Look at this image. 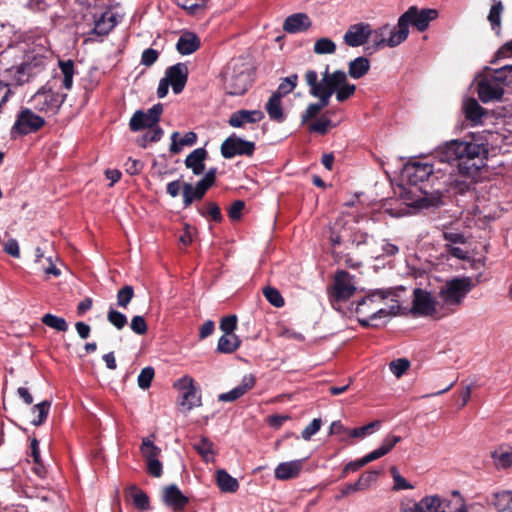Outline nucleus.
Returning a JSON list of instances; mask_svg holds the SVG:
<instances>
[{
  "instance_id": "338daca9",
  "label": "nucleus",
  "mask_w": 512,
  "mask_h": 512,
  "mask_svg": "<svg viewBox=\"0 0 512 512\" xmlns=\"http://www.w3.org/2000/svg\"><path fill=\"white\" fill-rule=\"evenodd\" d=\"M130 327L132 331L138 335H144L148 330L144 317L139 315H136L132 318Z\"/></svg>"
},
{
  "instance_id": "c9c22d12",
  "label": "nucleus",
  "mask_w": 512,
  "mask_h": 512,
  "mask_svg": "<svg viewBox=\"0 0 512 512\" xmlns=\"http://www.w3.org/2000/svg\"><path fill=\"white\" fill-rule=\"evenodd\" d=\"M216 482L222 492L235 493L239 489V483L224 469L216 472Z\"/></svg>"
},
{
  "instance_id": "412c9836",
  "label": "nucleus",
  "mask_w": 512,
  "mask_h": 512,
  "mask_svg": "<svg viewBox=\"0 0 512 512\" xmlns=\"http://www.w3.org/2000/svg\"><path fill=\"white\" fill-rule=\"evenodd\" d=\"M440 505L439 495H428L418 502L401 503L400 512H438Z\"/></svg>"
},
{
  "instance_id": "473e14b6",
  "label": "nucleus",
  "mask_w": 512,
  "mask_h": 512,
  "mask_svg": "<svg viewBox=\"0 0 512 512\" xmlns=\"http://www.w3.org/2000/svg\"><path fill=\"white\" fill-rule=\"evenodd\" d=\"M179 132H173L171 135V144L169 150L172 154H178L183 146H193L197 142V134L189 131L182 138L178 139Z\"/></svg>"
},
{
  "instance_id": "3c124183",
  "label": "nucleus",
  "mask_w": 512,
  "mask_h": 512,
  "mask_svg": "<svg viewBox=\"0 0 512 512\" xmlns=\"http://www.w3.org/2000/svg\"><path fill=\"white\" fill-rule=\"evenodd\" d=\"M336 44L330 38H319L314 43V52L318 55L334 54L336 52Z\"/></svg>"
},
{
  "instance_id": "69168bd1",
  "label": "nucleus",
  "mask_w": 512,
  "mask_h": 512,
  "mask_svg": "<svg viewBox=\"0 0 512 512\" xmlns=\"http://www.w3.org/2000/svg\"><path fill=\"white\" fill-rule=\"evenodd\" d=\"M181 8L186 10L191 16H201L207 9V2H193L190 5H187V2H184L181 5Z\"/></svg>"
},
{
  "instance_id": "2f4dec72",
  "label": "nucleus",
  "mask_w": 512,
  "mask_h": 512,
  "mask_svg": "<svg viewBox=\"0 0 512 512\" xmlns=\"http://www.w3.org/2000/svg\"><path fill=\"white\" fill-rule=\"evenodd\" d=\"M438 512H467L464 499L458 491H453L451 498H441Z\"/></svg>"
},
{
  "instance_id": "a19ab883",
  "label": "nucleus",
  "mask_w": 512,
  "mask_h": 512,
  "mask_svg": "<svg viewBox=\"0 0 512 512\" xmlns=\"http://www.w3.org/2000/svg\"><path fill=\"white\" fill-rule=\"evenodd\" d=\"M59 68L62 73V87L70 90L73 86L74 62L72 60H59Z\"/></svg>"
},
{
  "instance_id": "de8ad7c7",
  "label": "nucleus",
  "mask_w": 512,
  "mask_h": 512,
  "mask_svg": "<svg viewBox=\"0 0 512 512\" xmlns=\"http://www.w3.org/2000/svg\"><path fill=\"white\" fill-rule=\"evenodd\" d=\"M298 83V75L292 74L284 79H282L279 84L277 90L274 92L275 95H278L280 98L291 93L297 86Z\"/></svg>"
},
{
  "instance_id": "6ab92c4d",
  "label": "nucleus",
  "mask_w": 512,
  "mask_h": 512,
  "mask_svg": "<svg viewBox=\"0 0 512 512\" xmlns=\"http://www.w3.org/2000/svg\"><path fill=\"white\" fill-rule=\"evenodd\" d=\"M326 78L329 80L335 75L339 78V84L336 85L335 94L338 102H344L351 98L356 91V85L351 84L347 80V74L342 70H336L332 73L329 72V66H327L324 72Z\"/></svg>"
},
{
  "instance_id": "ddd939ff",
  "label": "nucleus",
  "mask_w": 512,
  "mask_h": 512,
  "mask_svg": "<svg viewBox=\"0 0 512 512\" xmlns=\"http://www.w3.org/2000/svg\"><path fill=\"white\" fill-rule=\"evenodd\" d=\"M477 93L483 103L498 101L504 94V88L487 73L477 84Z\"/></svg>"
},
{
  "instance_id": "423d86ee",
  "label": "nucleus",
  "mask_w": 512,
  "mask_h": 512,
  "mask_svg": "<svg viewBox=\"0 0 512 512\" xmlns=\"http://www.w3.org/2000/svg\"><path fill=\"white\" fill-rule=\"evenodd\" d=\"M45 119L34 113L31 108L22 107L16 116V120L11 127L10 135L12 139L25 136L39 131L45 125Z\"/></svg>"
},
{
  "instance_id": "6e6552de",
  "label": "nucleus",
  "mask_w": 512,
  "mask_h": 512,
  "mask_svg": "<svg viewBox=\"0 0 512 512\" xmlns=\"http://www.w3.org/2000/svg\"><path fill=\"white\" fill-rule=\"evenodd\" d=\"M65 99L66 94L55 92L44 86L32 96L29 103L36 111L55 114Z\"/></svg>"
},
{
  "instance_id": "bb28decb",
  "label": "nucleus",
  "mask_w": 512,
  "mask_h": 512,
  "mask_svg": "<svg viewBox=\"0 0 512 512\" xmlns=\"http://www.w3.org/2000/svg\"><path fill=\"white\" fill-rule=\"evenodd\" d=\"M462 110L466 120L474 125L481 124L483 117H487L488 111L483 108L475 98H468L464 100Z\"/></svg>"
},
{
  "instance_id": "f257e3e1",
  "label": "nucleus",
  "mask_w": 512,
  "mask_h": 512,
  "mask_svg": "<svg viewBox=\"0 0 512 512\" xmlns=\"http://www.w3.org/2000/svg\"><path fill=\"white\" fill-rule=\"evenodd\" d=\"M436 153L442 162H457L460 176L450 182V188L455 194L463 195L472 189L480 170L486 165L488 149L471 137L447 141Z\"/></svg>"
},
{
  "instance_id": "4be33fe9",
  "label": "nucleus",
  "mask_w": 512,
  "mask_h": 512,
  "mask_svg": "<svg viewBox=\"0 0 512 512\" xmlns=\"http://www.w3.org/2000/svg\"><path fill=\"white\" fill-rule=\"evenodd\" d=\"M162 497L164 504L171 507L176 512L183 511L189 503L188 497H186L175 484L166 486L163 489Z\"/></svg>"
},
{
  "instance_id": "5fc2aeb1",
  "label": "nucleus",
  "mask_w": 512,
  "mask_h": 512,
  "mask_svg": "<svg viewBox=\"0 0 512 512\" xmlns=\"http://www.w3.org/2000/svg\"><path fill=\"white\" fill-rule=\"evenodd\" d=\"M263 294L267 301L274 307L280 308L284 306V298L282 297L278 289L268 286L263 289Z\"/></svg>"
},
{
  "instance_id": "13d9d810",
  "label": "nucleus",
  "mask_w": 512,
  "mask_h": 512,
  "mask_svg": "<svg viewBox=\"0 0 512 512\" xmlns=\"http://www.w3.org/2000/svg\"><path fill=\"white\" fill-rule=\"evenodd\" d=\"M155 371L151 366L143 368L138 376L137 382L141 389H148L151 386Z\"/></svg>"
},
{
  "instance_id": "0eeeda50",
  "label": "nucleus",
  "mask_w": 512,
  "mask_h": 512,
  "mask_svg": "<svg viewBox=\"0 0 512 512\" xmlns=\"http://www.w3.org/2000/svg\"><path fill=\"white\" fill-rule=\"evenodd\" d=\"M441 311L440 302L437 301L432 293L422 288L414 289L411 308L413 315L439 319L445 316V314L440 313Z\"/></svg>"
},
{
  "instance_id": "49530a36",
  "label": "nucleus",
  "mask_w": 512,
  "mask_h": 512,
  "mask_svg": "<svg viewBox=\"0 0 512 512\" xmlns=\"http://www.w3.org/2000/svg\"><path fill=\"white\" fill-rule=\"evenodd\" d=\"M140 451L146 462L158 459L161 453V449L154 445V443L148 437L142 440Z\"/></svg>"
},
{
  "instance_id": "a878e982",
  "label": "nucleus",
  "mask_w": 512,
  "mask_h": 512,
  "mask_svg": "<svg viewBox=\"0 0 512 512\" xmlns=\"http://www.w3.org/2000/svg\"><path fill=\"white\" fill-rule=\"evenodd\" d=\"M208 190L209 188L201 180L195 185L183 183L182 196L184 208L190 207L195 201H201Z\"/></svg>"
},
{
  "instance_id": "6e6d98bb",
  "label": "nucleus",
  "mask_w": 512,
  "mask_h": 512,
  "mask_svg": "<svg viewBox=\"0 0 512 512\" xmlns=\"http://www.w3.org/2000/svg\"><path fill=\"white\" fill-rule=\"evenodd\" d=\"M163 130L161 127L156 126L149 129L141 138L138 139V144L145 148L148 142H157L163 136Z\"/></svg>"
},
{
  "instance_id": "603ef678",
  "label": "nucleus",
  "mask_w": 512,
  "mask_h": 512,
  "mask_svg": "<svg viewBox=\"0 0 512 512\" xmlns=\"http://www.w3.org/2000/svg\"><path fill=\"white\" fill-rule=\"evenodd\" d=\"M491 457L493 458L496 466L501 468H508L512 465V450L508 449L503 451L495 450L491 453Z\"/></svg>"
},
{
  "instance_id": "4c0bfd02",
  "label": "nucleus",
  "mask_w": 512,
  "mask_h": 512,
  "mask_svg": "<svg viewBox=\"0 0 512 512\" xmlns=\"http://www.w3.org/2000/svg\"><path fill=\"white\" fill-rule=\"evenodd\" d=\"M281 99L273 93L265 105L270 119L276 122H282L285 119Z\"/></svg>"
},
{
  "instance_id": "f704fd0d",
  "label": "nucleus",
  "mask_w": 512,
  "mask_h": 512,
  "mask_svg": "<svg viewBox=\"0 0 512 512\" xmlns=\"http://www.w3.org/2000/svg\"><path fill=\"white\" fill-rule=\"evenodd\" d=\"M370 70V61L364 56L351 60L348 64V75L353 79H360Z\"/></svg>"
},
{
  "instance_id": "1a4fd4ad",
  "label": "nucleus",
  "mask_w": 512,
  "mask_h": 512,
  "mask_svg": "<svg viewBox=\"0 0 512 512\" xmlns=\"http://www.w3.org/2000/svg\"><path fill=\"white\" fill-rule=\"evenodd\" d=\"M163 113V105L157 103L149 108L147 111H136L129 122L130 130L133 132L141 131L143 129H151L158 126L161 114Z\"/></svg>"
},
{
  "instance_id": "864d4df0",
  "label": "nucleus",
  "mask_w": 512,
  "mask_h": 512,
  "mask_svg": "<svg viewBox=\"0 0 512 512\" xmlns=\"http://www.w3.org/2000/svg\"><path fill=\"white\" fill-rule=\"evenodd\" d=\"M30 451V456L33 458L34 463L37 465L35 472L38 475L44 474L45 467L40 456L39 441L35 437L31 439Z\"/></svg>"
},
{
  "instance_id": "20e7f679",
  "label": "nucleus",
  "mask_w": 512,
  "mask_h": 512,
  "mask_svg": "<svg viewBox=\"0 0 512 512\" xmlns=\"http://www.w3.org/2000/svg\"><path fill=\"white\" fill-rule=\"evenodd\" d=\"M438 12L435 9H418L416 6H411L404 12L398 19L399 37H404L405 40L409 35V26L416 28L419 32H424L428 29L430 22L436 19Z\"/></svg>"
},
{
  "instance_id": "c756f323",
  "label": "nucleus",
  "mask_w": 512,
  "mask_h": 512,
  "mask_svg": "<svg viewBox=\"0 0 512 512\" xmlns=\"http://www.w3.org/2000/svg\"><path fill=\"white\" fill-rule=\"evenodd\" d=\"M310 26L311 21L306 14L296 13L286 18L283 29L288 33H297L308 30Z\"/></svg>"
},
{
  "instance_id": "4d7b16f0",
  "label": "nucleus",
  "mask_w": 512,
  "mask_h": 512,
  "mask_svg": "<svg viewBox=\"0 0 512 512\" xmlns=\"http://www.w3.org/2000/svg\"><path fill=\"white\" fill-rule=\"evenodd\" d=\"M134 296V289L130 285H125L117 292V305L126 308Z\"/></svg>"
},
{
  "instance_id": "dca6fc26",
  "label": "nucleus",
  "mask_w": 512,
  "mask_h": 512,
  "mask_svg": "<svg viewBox=\"0 0 512 512\" xmlns=\"http://www.w3.org/2000/svg\"><path fill=\"white\" fill-rule=\"evenodd\" d=\"M393 294L391 289L383 290L378 289L370 292L368 295L363 297L356 305V313L360 317L369 318L371 312L376 309L374 304L380 303L382 300L388 298Z\"/></svg>"
},
{
  "instance_id": "5701e85b",
  "label": "nucleus",
  "mask_w": 512,
  "mask_h": 512,
  "mask_svg": "<svg viewBox=\"0 0 512 512\" xmlns=\"http://www.w3.org/2000/svg\"><path fill=\"white\" fill-rule=\"evenodd\" d=\"M44 66L43 58L33 57L31 61H24L16 67L15 79L19 85L29 81L30 77L39 73Z\"/></svg>"
},
{
  "instance_id": "7c9ffc66",
  "label": "nucleus",
  "mask_w": 512,
  "mask_h": 512,
  "mask_svg": "<svg viewBox=\"0 0 512 512\" xmlns=\"http://www.w3.org/2000/svg\"><path fill=\"white\" fill-rule=\"evenodd\" d=\"M199 37L193 32L183 33L176 44V49L181 55H190L200 48Z\"/></svg>"
},
{
  "instance_id": "c85d7f7f",
  "label": "nucleus",
  "mask_w": 512,
  "mask_h": 512,
  "mask_svg": "<svg viewBox=\"0 0 512 512\" xmlns=\"http://www.w3.org/2000/svg\"><path fill=\"white\" fill-rule=\"evenodd\" d=\"M208 152L205 148L193 150L185 159V166L192 170L194 175H201L205 170V160Z\"/></svg>"
},
{
  "instance_id": "e2e57ef3",
  "label": "nucleus",
  "mask_w": 512,
  "mask_h": 512,
  "mask_svg": "<svg viewBox=\"0 0 512 512\" xmlns=\"http://www.w3.org/2000/svg\"><path fill=\"white\" fill-rule=\"evenodd\" d=\"M391 372L397 377H401L410 367V362L406 358L393 360L390 365Z\"/></svg>"
},
{
  "instance_id": "4468645a",
  "label": "nucleus",
  "mask_w": 512,
  "mask_h": 512,
  "mask_svg": "<svg viewBox=\"0 0 512 512\" xmlns=\"http://www.w3.org/2000/svg\"><path fill=\"white\" fill-rule=\"evenodd\" d=\"M181 391L180 405L187 410L201 405V397L197 393L193 378L184 376L176 384Z\"/></svg>"
},
{
  "instance_id": "72a5a7b5",
  "label": "nucleus",
  "mask_w": 512,
  "mask_h": 512,
  "mask_svg": "<svg viewBox=\"0 0 512 512\" xmlns=\"http://www.w3.org/2000/svg\"><path fill=\"white\" fill-rule=\"evenodd\" d=\"M128 496L132 499L133 505L140 511L151 509L149 496L136 485H131L127 489Z\"/></svg>"
},
{
  "instance_id": "052dcab7",
  "label": "nucleus",
  "mask_w": 512,
  "mask_h": 512,
  "mask_svg": "<svg viewBox=\"0 0 512 512\" xmlns=\"http://www.w3.org/2000/svg\"><path fill=\"white\" fill-rule=\"evenodd\" d=\"M380 425H381V421L376 420V421L370 422V423H368L367 425H364V426H362V427H358V428L350 429V431H349V436H350V437H353V438H360V437H364V436H366L367 434L372 433V432H373V430H374L375 428L380 427Z\"/></svg>"
},
{
  "instance_id": "0e129e2a",
  "label": "nucleus",
  "mask_w": 512,
  "mask_h": 512,
  "mask_svg": "<svg viewBox=\"0 0 512 512\" xmlns=\"http://www.w3.org/2000/svg\"><path fill=\"white\" fill-rule=\"evenodd\" d=\"M107 16H104L103 14L100 16L99 19L95 21V26L92 30L93 34H96L98 36H104L107 35L113 28L114 24H108Z\"/></svg>"
},
{
  "instance_id": "c03bdc74",
  "label": "nucleus",
  "mask_w": 512,
  "mask_h": 512,
  "mask_svg": "<svg viewBox=\"0 0 512 512\" xmlns=\"http://www.w3.org/2000/svg\"><path fill=\"white\" fill-rule=\"evenodd\" d=\"M504 11V6L502 5V2H495L488 14V21L490 22L491 28L493 31H495L497 34H499L501 30V15Z\"/></svg>"
},
{
  "instance_id": "9b49d317",
  "label": "nucleus",
  "mask_w": 512,
  "mask_h": 512,
  "mask_svg": "<svg viewBox=\"0 0 512 512\" xmlns=\"http://www.w3.org/2000/svg\"><path fill=\"white\" fill-rule=\"evenodd\" d=\"M399 27L396 25L393 29H390L389 25H383L382 27L373 30L372 29V42L376 50L382 49L386 46L390 48L397 47L405 41L404 37H399Z\"/></svg>"
},
{
  "instance_id": "a211bd4d",
  "label": "nucleus",
  "mask_w": 512,
  "mask_h": 512,
  "mask_svg": "<svg viewBox=\"0 0 512 512\" xmlns=\"http://www.w3.org/2000/svg\"><path fill=\"white\" fill-rule=\"evenodd\" d=\"M164 79L168 80L175 94L181 93L188 80L187 66L184 63H177L168 67Z\"/></svg>"
},
{
  "instance_id": "b1692460",
  "label": "nucleus",
  "mask_w": 512,
  "mask_h": 512,
  "mask_svg": "<svg viewBox=\"0 0 512 512\" xmlns=\"http://www.w3.org/2000/svg\"><path fill=\"white\" fill-rule=\"evenodd\" d=\"M256 384V377L253 374L245 375L242 378L241 383L236 386L234 389L230 390L226 393H221L218 395V400L220 402H233L237 399L241 398L248 391H250Z\"/></svg>"
},
{
  "instance_id": "39448f33",
  "label": "nucleus",
  "mask_w": 512,
  "mask_h": 512,
  "mask_svg": "<svg viewBox=\"0 0 512 512\" xmlns=\"http://www.w3.org/2000/svg\"><path fill=\"white\" fill-rule=\"evenodd\" d=\"M305 81L309 86V93L313 97L318 98L316 103L321 110L326 108L330 103V98L335 92L336 85L339 84L338 76H334L331 79H327L325 74H322L321 81H318L317 72L314 70H308L305 73Z\"/></svg>"
},
{
  "instance_id": "a18cd8bd",
  "label": "nucleus",
  "mask_w": 512,
  "mask_h": 512,
  "mask_svg": "<svg viewBox=\"0 0 512 512\" xmlns=\"http://www.w3.org/2000/svg\"><path fill=\"white\" fill-rule=\"evenodd\" d=\"M50 407H51V401H49V400H44V401L34 405L32 408V413L35 414L37 412L38 415H37V418L32 419L31 424H33L34 426L42 425L47 419Z\"/></svg>"
},
{
  "instance_id": "09e8293b",
  "label": "nucleus",
  "mask_w": 512,
  "mask_h": 512,
  "mask_svg": "<svg viewBox=\"0 0 512 512\" xmlns=\"http://www.w3.org/2000/svg\"><path fill=\"white\" fill-rule=\"evenodd\" d=\"M41 321L44 325L59 332H66L68 330V324L62 317L47 313L42 317Z\"/></svg>"
},
{
  "instance_id": "cd10ccee",
  "label": "nucleus",
  "mask_w": 512,
  "mask_h": 512,
  "mask_svg": "<svg viewBox=\"0 0 512 512\" xmlns=\"http://www.w3.org/2000/svg\"><path fill=\"white\" fill-rule=\"evenodd\" d=\"M399 309H400V306L398 304V301L394 300V304H392L389 307V309L376 308L371 312V315H369V318L359 317L358 321L362 327L376 328V327H378V325L375 323H372V321H375L377 319H382V318H385L388 316H395V315H397Z\"/></svg>"
},
{
  "instance_id": "f8f14e48",
  "label": "nucleus",
  "mask_w": 512,
  "mask_h": 512,
  "mask_svg": "<svg viewBox=\"0 0 512 512\" xmlns=\"http://www.w3.org/2000/svg\"><path fill=\"white\" fill-rule=\"evenodd\" d=\"M356 291L355 286L351 282V275L345 271H337L334 278V284L330 290V298L332 301H345L349 299Z\"/></svg>"
},
{
  "instance_id": "8fccbe9b",
  "label": "nucleus",
  "mask_w": 512,
  "mask_h": 512,
  "mask_svg": "<svg viewBox=\"0 0 512 512\" xmlns=\"http://www.w3.org/2000/svg\"><path fill=\"white\" fill-rule=\"evenodd\" d=\"M194 449L204 461L209 462L213 459V443L208 438L202 437L199 442L194 444Z\"/></svg>"
},
{
  "instance_id": "7ed1b4c3",
  "label": "nucleus",
  "mask_w": 512,
  "mask_h": 512,
  "mask_svg": "<svg viewBox=\"0 0 512 512\" xmlns=\"http://www.w3.org/2000/svg\"><path fill=\"white\" fill-rule=\"evenodd\" d=\"M224 89L227 94L240 96L245 94L253 82L250 65L242 59H232L223 73Z\"/></svg>"
},
{
  "instance_id": "774afa93",
  "label": "nucleus",
  "mask_w": 512,
  "mask_h": 512,
  "mask_svg": "<svg viewBox=\"0 0 512 512\" xmlns=\"http://www.w3.org/2000/svg\"><path fill=\"white\" fill-rule=\"evenodd\" d=\"M159 58V52L153 48H147L142 52L141 55V64L150 67L152 66Z\"/></svg>"
},
{
  "instance_id": "f03ea898",
  "label": "nucleus",
  "mask_w": 512,
  "mask_h": 512,
  "mask_svg": "<svg viewBox=\"0 0 512 512\" xmlns=\"http://www.w3.org/2000/svg\"><path fill=\"white\" fill-rule=\"evenodd\" d=\"M473 286L470 277H456L446 281L437 294V298L440 299V310L445 311L443 314L446 316L454 313Z\"/></svg>"
},
{
  "instance_id": "393cba45",
  "label": "nucleus",
  "mask_w": 512,
  "mask_h": 512,
  "mask_svg": "<svg viewBox=\"0 0 512 512\" xmlns=\"http://www.w3.org/2000/svg\"><path fill=\"white\" fill-rule=\"evenodd\" d=\"M304 461L305 459H297L279 463L274 471L275 478L282 481L297 478L303 469Z\"/></svg>"
},
{
  "instance_id": "ea45409f",
  "label": "nucleus",
  "mask_w": 512,
  "mask_h": 512,
  "mask_svg": "<svg viewBox=\"0 0 512 512\" xmlns=\"http://www.w3.org/2000/svg\"><path fill=\"white\" fill-rule=\"evenodd\" d=\"M241 344V341L235 334L222 335L217 344V351L220 353L230 354L236 351Z\"/></svg>"
},
{
  "instance_id": "bf43d9fd",
  "label": "nucleus",
  "mask_w": 512,
  "mask_h": 512,
  "mask_svg": "<svg viewBox=\"0 0 512 512\" xmlns=\"http://www.w3.org/2000/svg\"><path fill=\"white\" fill-rule=\"evenodd\" d=\"M107 320L118 330L123 329L127 324V317L115 309H110L108 311Z\"/></svg>"
},
{
  "instance_id": "58836bf2",
  "label": "nucleus",
  "mask_w": 512,
  "mask_h": 512,
  "mask_svg": "<svg viewBox=\"0 0 512 512\" xmlns=\"http://www.w3.org/2000/svg\"><path fill=\"white\" fill-rule=\"evenodd\" d=\"M492 504L499 512H512V492L501 491L492 495Z\"/></svg>"
},
{
  "instance_id": "680f3d73",
  "label": "nucleus",
  "mask_w": 512,
  "mask_h": 512,
  "mask_svg": "<svg viewBox=\"0 0 512 512\" xmlns=\"http://www.w3.org/2000/svg\"><path fill=\"white\" fill-rule=\"evenodd\" d=\"M442 204V197L441 194H431L428 195L425 193V195L417 200V205L421 208H431V207H438Z\"/></svg>"
},
{
  "instance_id": "2eb2a0df",
  "label": "nucleus",
  "mask_w": 512,
  "mask_h": 512,
  "mask_svg": "<svg viewBox=\"0 0 512 512\" xmlns=\"http://www.w3.org/2000/svg\"><path fill=\"white\" fill-rule=\"evenodd\" d=\"M372 36V27L368 23H357L349 26L345 32L344 42L350 47H359L366 44Z\"/></svg>"
},
{
  "instance_id": "79ce46f5",
  "label": "nucleus",
  "mask_w": 512,
  "mask_h": 512,
  "mask_svg": "<svg viewBox=\"0 0 512 512\" xmlns=\"http://www.w3.org/2000/svg\"><path fill=\"white\" fill-rule=\"evenodd\" d=\"M198 213L203 217H209L216 223H220L223 220L219 205L213 201H208L202 207L198 208Z\"/></svg>"
},
{
  "instance_id": "aec40b11",
  "label": "nucleus",
  "mask_w": 512,
  "mask_h": 512,
  "mask_svg": "<svg viewBox=\"0 0 512 512\" xmlns=\"http://www.w3.org/2000/svg\"><path fill=\"white\" fill-rule=\"evenodd\" d=\"M264 117L265 115L261 110L241 109L230 115L228 124L233 128H242L246 124H256L263 120Z\"/></svg>"
},
{
  "instance_id": "9d476101",
  "label": "nucleus",
  "mask_w": 512,
  "mask_h": 512,
  "mask_svg": "<svg viewBox=\"0 0 512 512\" xmlns=\"http://www.w3.org/2000/svg\"><path fill=\"white\" fill-rule=\"evenodd\" d=\"M220 150L225 159H231L236 155L251 157L255 151V143L232 134L222 142Z\"/></svg>"
},
{
  "instance_id": "f3484780",
  "label": "nucleus",
  "mask_w": 512,
  "mask_h": 512,
  "mask_svg": "<svg viewBox=\"0 0 512 512\" xmlns=\"http://www.w3.org/2000/svg\"><path fill=\"white\" fill-rule=\"evenodd\" d=\"M432 174L433 166L429 163L409 162L403 170V175L407 178L409 184L414 186L428 180Z\"/></svg>"
},
{
  "instance_id": "37998d69",
  "label": "nucleus",
  "mask_w": 512,
  "mask_h": 512,
  "mask_svg": "<svg viewBox=\"0 0 512 512\" xmlns=\"http://www.w3.org/2000/svg\"><path fill=\"white\" fill-rule=\"evenodd\" d=\"M328 113L329 112H325L316 121L310 123L308 125L309 132L318 133L320 135H326L329 132V130L335 126V124L332 123L331 119L327 117Z\"/></svg>"
},
{
  "instance_id": "e433bc0d",
  "label": "nucleus",
  "mask_w": 512,
  "mask_h": 512,
  "mask_svg": "<svg viewBox=\"0 0 512 512\" xmlns=\"http://www.w3.org/2000/svg\"><path fill=\"white\" fill-rule=\"evenodd\" d=\"M486 73L503 86V88L512 83V64H506L497 69L487 68Z\"/></svg>"
}]
</instances>
